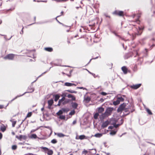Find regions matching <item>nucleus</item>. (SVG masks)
I'll use <instances>...</instances> for the list:
<instances>
[{
	"label": "nucleus",
	"instance_id": "45",
	"mask_svg": "<svg viewBox=\"0 0 155 155\" xmlns=\"http://www.w3.org/2000/svg\"><path fill=\"white\" fill-rule=\"evenodd\" d=\"M68 0H55L58 2H63L68 1Z\"/></svg>",
	"mask_w": 155,
	"mask_h": 155
},
{
	"label": "nucleus",
	"instance_id": "51",
	"mask_svg": "<svg viewBox=\"0 0 155 155\" xmlns=\"http://www.w3.org/2000/svg\"><path fill=\"white\" fill-rule=\"evenodd\" d=\"M46 127V128H48V129H50V130H51V133H52V129L51 128V127H49V126H47V127Z\"/></svg>",
	"mask_w": 155,
	"mask_h": 155
},
{
	"label": "nucleus",
	"instance_id": "14",
	"mask_svg": "<svg viewBox=\"0 0 155 155\" xmlns=\"http://www.w3.org/2000/svg\"><path fill=\"white\" fill-rule=\"evenodd\" d=\"M98 113H101L104 111V109L102 107H100L98 108Z\"/></svg>",
	"mask_w": 155,
	"mask_h": 155
},
{
	"label": "nucleus",
	"instance_id": "4",
	"mask_svg": "<svg viewBox=\"0 0 155 155\" xmlns=\"http://www.w3.org/2000/svg\"><path fill=\"white\" fill-rule=\"evenodd\" d=\"M113 110V108L108 107L106 109L105 112L108 116L111 115Z\"/></svg>",
	"mask_w": 155,
	"mask_h": 155
},
{
	"label": "nucleus",
	"instance_id": "19",
	"mask_svg": "<svg viewBox=\"0 0 155 155\" xmlns=\"http://www.w3.org/2000/svg\"><path fill=\"white\" fill-rule=\"evenodd\" d=\"M67 97L69 98H72V99L73 100H75V97L73 96L72 94H68L67 96Z\"/></svg>",
	"mask_w": 155,
	"mask_h": 155
},
{
	"label": "nucleus",
	"instance_id": "62",
	"mask_svg": "<svg viewBox=\"0 0 155 155\" xmlns=\"http://www.w3.org/2000/svg\"><path fill=\"white\" fill-rule=\"evenodd\" d=\"M104 101V100L103 98H101L100 99V101H101V102H103Z\"/></svg>",
	"mask_w": 155,
	"mask_h": 155
},
{
	"label": "nucleus",
	"instance_id": "22",
	"mask_svg": "<svg viewBox=\"0 0 155 155\" xmlns=\"http://www.w3.org/2000/svg\"><path fill=\"white\" fill-rule=\"evenodd\" d=\"M45 51L49 52H51L53 51V48L50 47L45 48Z\"/></svg>",
	"mask_w": 155,
	"mask_h": 155
},
{
	"label": "nucleus",
	"instance_id": "57",
	"mask_svg": "<svg viewBox=\"0 0 155 155\" xmlns=\"http://www.w3.org/2000/svg\"><path fill=\"white\" fill-rule=\"evenodd\" d=\"M6 36H5V35H4V38H5V39L6 40H9L10 39L12 38V36H11L9 39H7L6 38Z\"/></svg>",
	"mask_w": 155,
	"mask_h": 155
},
{
	"label": "nucleus",
	"instance_id": "25",
	"mask_svg": "<svg viewBox=\"0 0 155 155\" xmlns=\"http://www.w3.org/2000/svg\"><path fill=\"white\" fill-rule=\"evenodd\" d=\"M60 97V96L58 94H56L54 95V101H57Z\"/></svg>",
	"mask_w": 155,
	"mask_h": 155
},
{
	"label": "nucleus",
	"instance_id": "12",
	"mask_svg": "<svg viewBox=\"0 0 155 155\" xmlns=\"http://www.w3.org/2000/svg\"><path fill=\"white\" fill-rule=\"evenodd\" d=\"M53 99H51L48 101V107L49 108H50V106L52 105L53 103Z\"/></svg>",
	"mask_w": 155,
	"mask_h": 155
},
{
	"label": "nucleus",
	"instance_id": "23",
	"mask_svg": "<svg viewBox=\"0 0 155 155\" xmlns=\"http://www.w3.org/2000/svg\"><path fill=\"white\" fill-rule=\"evenodd\" d=\"M102 133H97L95 134L94 136L96 137L100 138L102 136Z\"/></svg>",
	"mask_w": 155,
	"mask_h": 155
},
{
	"label": "nucleus",
	"instance_id": "37",
	"mask_svg": "<svg viewBox=\"0 0 155 155\" xmlns=\"http://www.w3.org/2000/svg\"><path fill=\"white\" fill-rule=\"evenodd\" d=\"M99 116L98 113H95L94 115V118L95 119H97V118Z\"/></svg>",
	"mask_w": 155,
	"mask_h": 155
},
{
	"label": "nucleus",
	"instance_id": "33",
	"mask_svg": "<svg viewBox=\"0 0 155 155\" xmlns=\"http://www.w3.org/2000/svg\"><path fill=\"white\" fill-rule=\"evenodd\" d=\"M117 99L120 102V101H124V99L122 97H117Z\"/></svg>",
	"mask_w": 155,
	"mask_h": 155
},
{
	"label": "nucleus",
	"instance_id": "43",
	"mask_svg": "<svg viewBox=\"0 0 155 155\" xmlns=\"http://www.w3.org/2000/svg\"><path fill=\"white\" fill-rule=\"evenodd\" d=\"M77 89H83V90H85L87 91V89L85 87H77Z\"/></svg>",
	"mask_w": 155,
	"mask_h": 155
},
{
	"label": "nucleus",
	"instance_id": "41",
	"mask_svg": "<svg viewBox=\"0 0 155 155\" xmlns=\"http://www.w3.org/2000/svg\"><path fill=\"white\" fill-rule=\"evenodd\" d=\"M150 46L149 48L148 49L149 50H150L152 49V48L155 46V45L153 44L151 45H150V43L148 44Z\"/></svg>",
	"mask_w": 155,
	"mask_h": 155
},
{
	"label": "nucleus",
	"instance_id": "36",
	"mask_svg": "<svg viewBox=\"0 0 155 155\" xmlns=\"http://www.w3.org/2000/svg\"><path fill=\"white\" fill-rule=\"evenodd\" d=\"M51 143L53 144H55L57 142V141L55 139H53L51 141Z\"/></svg>",
	"mask_w": 155,
	"mask_h": 155
},
{
	"label": "nucleus",
	"instance_id": "52",
	"mask_svg": "<svg viewBox=\"0 0 155 155\" xmlns=\"http://www.w3.org/2000/svg\"><path fill=\"white\" fill-rule=\"evenodd\" d=\"M113 128V127L112 126H110L108 127V129H112Z\"/></svg>",
	"mask_w": 155,
	"mask_h": 155
},
{
	"label": "nucleus",
	"instance_id": "31",
	"mask_svg": "<svg viewBox=\"0 0 155 155\" xmlns=\"http://www.w3.org/2000/svg\"><path fill=\"white\" fill-rule=\"evenodd\" d=\"M66 91L69 92L71 93H77V92L75 91H74L73 90H68Z\"/></svg>",
	"mask_w": 155,
	"mask_h": 155
},
{
	"label": "nucleus",
	"instance_id": "1",
	"mask_svg": "<svg viewBox=\"0 0 155 155\" xmlns=\"http://www.w3.org/2000/svg\"><path fill=\"white\" fill-rule=\"evenodd\" d=\"M36 80H35L34 82H32L31 83V86H29L28 88V91L27 92H25L24 94H22L20 95H18L16 96L15 98H13L12 101H13L17 98L18 97H20L21 96H23L25 94L27 93H32L35 90L34 88L32 86V83L34 82H35Z\"/></svg>",
	"mask_w": 155,
	"mask_h": 155
},
{
	"label": "nucleus",
	"instance_id": "13",
	"mask_svg": "<svg viewBox=\"0 0 155 155\" xmlns=\"http://www.w3.org/2000/svg\"><path fill=\"white\" fill-rule=\"evenodd\" d=\"M121 69L124 74H127V69L126 67L125 66L122 67Z\"/></svg>",
	"mask_w": 155,
	"mask_h": 155
},
{
	"label": "nucleus",
	"instance_id": "20",
	"mask_svg": "<svg viewBox=\"0 0 155 155\" xmlns=\"http://www.w3.org/2000/svg\"><path fill=\"white\" fill-rule=\"evenodd\" d=\"M79 139L81 140H82L84 139H87V137L85 136V135H81L79 136Z\"/></svg>",
	"mask_w": 155,
	"mask_h": 155
},
{
	"label": "nucleus",
	"instance_id": "2",
	"mask_svg": "<svg viewBox=\"0 0 155 155\" xmlns=\"http://www.w3.org/2000/svg\"><path fill=\"white\" fill-rule=\"evenodd\" d=\"M126 106V104L125 103H123L122 104H120L119 107L117 109V111L118 112H121L124 110Z\"/></svg>",
	"mask_w": 155,
	"mask_h": 155
},
{
	"label": "nucleus",
	"instance_id": "5",
	"mask_svg": "<svg viewBox=\"0 0 155 155\" xmlns=\"http://www.w3.org/2000/svg\"><path fill=\"white\" fill-rule=\"evenodd\" d=\"M109 123L110 122L108 120H107L105 121L102 123V124L101 126V128H104L106 127L107 126Z\"/></svg>",
	"mask_w": 155,
	"mask_h": 155
},
{
	"label": "nucleus",
	"instance_id": "48",
	"mask_svg": "<svg viewBox=\"0 0 155 155\" xmlns=\"http://www.w3.org/2000/svg\"><path fill=\"white\" fill-rule=\"evenodd\" d=\"M65 99V98L64 97H63L61 99L59 100V102H61V103Z\"/></svg>",
	"mask_w": 155,
	"mask_h": 155
},
{
	"label": "nucleus",
	"instance_id": "6",
	"mask_svg": "<svg viewBox=\"0 0 155 155\" xmlns=\"http://www.w3.org/2000/svg\"><path fill=\"white\" fill-rule=\"evenodd\" d=\"M113 13L117 15H119V16H124V12L122 11H115Z\"/></svg>",
	"mask_w": 155,
	"mask_h": 155
},
{
	"label": "nucleus",
	"instance_id": "34",
	"mask_svg": "<svg viewBox=\"0 0 155 155\" xmlns=\"http://www.w3.org/2000/svg\"><path fill=\"white\" fill-rule=\"evenodd\" d=\"M63 112L61 110H60L56 114H57L59 116L60 115L62 114H63Z\"/></svg>",
	"mask_w": 155,
	"mask_h": 155
},
{
	"label": "nucleus",
	"instance_id": "30",
	"mask_svg": "<svg viewBox=\"0 0 155 155\" xmlns=\"http://www.w3.org/2000/svg\"><path fill=\"white\" fill-rule=\"evenodd\" d=\"M117 130L116 131H111V132L110 133V134L111 135H114L116 134Z\"/></svg>",
	"mask_w": 155,
	"mask_h": 155
},
{
	"label": "nucleus",
	"instance_id": "46",
	"mask_svg": "<svg viewBox=\"0 0 155 155\" xmlns=\"http://www.w3.org/2000/svg\"><path fill=\"white\" fill-rule=\"evenodd\" d=\"M17 148V146L16 145H14L12 146V149L13 150H15Z\"/></svg>",
	"mask_w": 155,
	"mask_h": 155
},
{
	"label": "nucleus",
	"instance_id": "17",
	"mask_svg": "<svg viewBox=\"0 0 155 155\" xmlns=\"http://www.w3.org/2000/svg\"><path fill=\"white\" fill-rule=\"evenodd\" d=\"M124 110L125 112L126 113L125 114V115H127L130 114L129 109L128 107L125 108Z\"/></svg>",
	"mask_w": 155,
	"mask_h": 155
},
{
	"label": "nucleus",
	"instance_id": "29",
	"mask_svg": "<svg viewBox=\"0 0 155 155\" xmlns=\"http://www.w3.org/2000/svg\"><path fill=\"white\" fill-rule=\"evenodd\" d=\"M37 137V136L35 134H31L30 136V138H31L35 139Z\"/></svg>",
	"mask_w": 155,
	"mask_h": 155
},
{
	"label": "nucleus",
	"instance_id": "63",
	"mask_svg": "<svg viewBox=\"0 0 155 155\" xmlns=\"http://www.w3.org/2000/svg\"><path fill=\"white\" fill-rule=\"evenodd\" d=\"M3 107V106L2 105H0V109H2Z\"/></svg>",
	"mask_w": 155,
	"mask_h": 155
},
{
	"label": "nucleus",
	"instance_id": "9",
	"mask_svg": "<svg viewBox=\"0 0 155 155\" xmlns=\"http://www.w3.org/2000/svg\"><path fill=\"white\" fill-rule=\"evenodd\" d=\"M108 117V115H107L105 112L104 113H102L100 116V119L101 120H103L104 119L105 117Z\"/></svg>",
	"mask_w": 155,
	"mask_h": 155
},
{
	"label": "nucleus",
	"instance_id": "27",
	"mask_svg": "<svg viewBox=\"0 0 155 155\" xmlns=\"http://www.w3.org/2000/svg\"><path fill=\"white\" fill-rule=\"evenodd\" d=\"M119 101L117 99L116 101H114L113 102V104L114 105H117L120 104Z\"/></svg>",
	"mask_w": 155,
	"mask_h": 155
},
{
	"label": "nucleus",
	"instance_id": "39",
	"mask_svg": "<svg viewBox=\"0 0 155 155\" xmlns=\"http://www.w3.org/2000/svg\"><path fill=\"white\" fill-rule=\"evenodd\" d=\"M85 100L87 102H88L90 101L91 98L90 97L87 96Z\"/></svg>",
	"mask_w": 155,
	"mask_h": 155
},
{
	"label": "nucleus",
	"instance_id": "55",
	"mask_svg": "<svg viewBox=\"0 0 155 155\" xmlns=\"http://www.w3.org/2000/svg\"><path fill=\"white\" fill-rule=\"evenodd\" d=\"M23 27L21 31L20 32V33L21 34H22L23 33Z\"/></svg>",
	"mask_w": 155,
	"mask_h": 155
},
{
	"label": "nucleus",
	"instance_id": "42",
	"mask_svg": "<svg viewBox=\"0 0 155 155\" xmlns=\"http://www.w3.org/2000/svg\"><path fill=\"white\" fill-rule=\"evenodd\" d=\"M75 111L74 110H73L70 112V113H69V114L70 115H74L75 114Z\"/></svg>",
	"mask_w": 155,
	"mask_h": 155
},
{
	"label": "nucleus",
	"instance_id": "53",
	"mask_svg": "<svg viewBox=\"0 0 155 155\" xmlns=\"http://www.w3.org/2000/svg\"><path fill=\"white\" fill-rule=\"evenodd\" d=\"M87 150H84L83 151L82 153V154L86 153H87Z\"/></svg>",
	"mask_w": 155,
	"mask_h": 155
},
{
	"label": "nucleus",
	"instance_id": "59",
	"mask_svg": "<svg viewBox=\"0 0 155 155\" xmlns=\"http://www.w3.org/2000/svg\"><path fill=\"white\" fill-rule=\"evenodd\" d=\"M104 15L105 16L107 17H108L109 18H110V16H109L107 14H104Z\"/></svg>",
	"mask_w": 155,
	"mask_h": 155
},
{
	"label": "nucleus",
	"instance_id": "50",
	"mask_svg": "<svg viewBox=\"0 0 155 155\" xmlns=\"http://www.w3.org/2000/svg\"><path fill=\"white\" fill-rule=\"evenodd\" d=\"M101 94L102 95H106L107 94L106 93V92H102L101 93Z\"/></svg>",
	"mask_w": 155,
	"mask_h": 155
},
{
	"label": "nucleus",
	"instance_id": "26",
	"mask_svg": "<svg viewBox=\"0 0 155 155\" xmlns=\"http://www.w3.org/2000/svg\"><path fill=\"white\" fill-rule=\"evenodd\" d=\"M128 108L129 109L130 114L131 112H133L134 110V109L133 107L131 106L128 107Z\"/></svg>",
	"mask_w": 155,
	"mask_h": 155
},
{
	"label": "nucleus",
	"instance_id": "7",
	"mask_svg": "<svg viewBox=\"0 0 155 155\" xmlns=\"http://www.w3.org/2000/svg\"><path fill=\"white\" fill-rule=\"evenodd\" d=\"M16 138L18 139L21 140L22 139L24 140H26L27 138V137L25 135H20L19 136H16Z\"/></svg>",
	"mask_w": 155,
	"mask_h": 155
},
{
	"label": "nucleus",
	"instance_id": "58",
	"mask_svg": "<svg viewBox=\"0 0 155 155\" xmlns=\"http://www.w3.org/2000/svg\"><path fill=\"white\" fill-rule=\"evenodd\" d=\"M147 39V38L145 37V38H143L142 39H141V41H144L145 40H146Z\"/></svg>",
	"mask_w": 155,
	"mask_h": 155
},
{
	"label": "nucleus",
	"instance_id": "11",
	"mask_svg": "<svg viewBox=\"0 0 155 155\" xmlns=\"http://www.w3.org/2000/svg\"><path fill=\"white\" fill-rule=\"evenodd\" d=\"M120 122H121V123L120 124H116L115 123H114V124H113V125H114V127L115 128H117L120 125L122 124H123V122H124V120L123 119H121V120H120Z\"/></svg>",
	"mask_w": 155,
	"mask_h": 155
},
{
	"label": "nucleus",
	"instance_id": "56",
	"mask_svg": "<svg viewBox=\"0 0 155 155\" xmlns=\"http://www.w3.org/2000/svg\"><path fill=\"white\" fill-rule=\"evenodd\" d=\"M47 72V71H46L45 72H44L43 73H42V74H41V75H40V76H39L38 77H40L42 75H43L44 74H45L46 72Z\"/></svg>",
	"mask_w": 155,
	"mask_h": 155
},
{
	"label": "nucleus",
	"instance_id": "21",
	"mask_svg": "<svg viewBox=\"0 0 155 155\" xmlns=\"http://www.w3.org/2000/svg\"><path fill=\"white\" fill-rule=\"evenodd\" d=\"M14 120L12 119H11L10 121L12 122V127H14L15 126V125L16 123V121H14Z\"/></svg>",
	"mask_w": 155,
	"mask_h": 155
},
{
	"label": "nucleus",
	"instance_id": "32",
	"mask_svg": "<svg viewBox=\"0 0 155 155\" xmlns=\"http://www.w3.org/2000/svg\"><path fill=\"white\" fill-rule=\"evenodd\" d=\"M61 110L63 112H67L69 110L68 108H62Z\"/></svg>",
	"mask_w": 155,
	"mask_h": 155
},
{
	"label": "nucleus",
	"instance_id": "24",
	"mask_svg": "<svg viewBox=\"0 0 155 155\" xmlns=\"http://www.w3.org/2000/svg\"><path fill=\"white\" fill-rule=\"evenodd\" d=\"M48 155H52L53 153V151L51 150H49L48 149L47 153Z\"/></svg>",
	"mask_w": 155,
	"mask_h": 155
},
{
	"label": "nucleus",
	"instance_id": "15",
	"mask_svg": "<svg viewBox=\"0 0 155 155\" xmlns=\"http://www.w3.org/2000/svg\"><path fill=\"white\" fill-rule=\"evenodd\" d=\"M57 135L59 137H62L65 136L68 137V135H66L62 133H58Z\"/></svg>",
	"mask_w": 155,
	"mask_h": 155
},
{
	"label": "nucleus",
	"instance_id": "49",
	"mask_svg": "<svg viewBox=\"0 0 155 155\" xmlns=\"http://www.w3.org/2000/svg\"><path fill=\"white\" fill-rule=\"evenodd\" d=\"M1 130L2 132H4L6 130V128L5 127H2L1 128Z\"/></svg>",
	"mask_w": 155,
	"mask_h": 155
},
{
	"label": "nucleus",
	"instance_id": "28",
	"mask_svg": "<svg viewBox=\"0 0 155 155\" xmlns=\"http://www.w3.org/2000/svg\"><path fill=\"white\" fill-rule=\"evenodd\" d=\"M64 85L65 86L70 87L72 86V83L69 82H66L64 83Z\"/></svg>",
	"mask_w": 155,
	"mask_h": 155
},
{
	"label": "nucleus",
	"instance_id": "3",
	"mask_svg": "<svg viewBox=\"0 0 155 155\" xmlns=\"http://www.w3.org/2000/svg\"><path fill=\"white\" fill-rule=\"evenodd\" d=\"M14 58V55L13 54H9L4 57L5 59H8L10 60H13Z\"/></svg>",
	"mask_w": 155,
	"mask_h": 155
},
{
	"label": "nucleus",
	"instance_id": "47",
	"mask_svg": "<svg viewBox=\"0 0 155 155\" xmlns=\"http://www.w3.org/2000/svg\"><path fill=\"white\" fill-rule=\"evenodd\" d=\"M31 115L32 113L31 112L28 113L26 116V118L30 117L31 116Z\"/></svg>",
	"mask_w": 155,
	"mask_h": 155
},
{
	"label": "nucleus",
	"instance_id": "10",
	"mask_svg": "<svg viewBox=\"0 0 155 155\" xmlns=\"http://www.w3.org/2000/svg\"><path fill=\"white\" fill-rule=\"evenodd\" d=\"M143 28H144L143 27H139V30H138V32L137 34V35H140L142 34V31L143 30Z\"/></svg>",
	"mask_w": 155,
	"mask_h": 155
},
{
	"label": "nucleus",
	"instance_id": "60",
	"mask_svg": "<svg viewBox=\"0 0 155 155\" xmlns=\"http://www.w3.org/2000/svg\"><path fill=\"white\" fill-rule=\"evenodd\" d=\"M2 134L1 133H0V139H1L2 137Z\"/></svg>",
	"mask_w": 155,
	"mask_h": 155
},
{
	"label": "nucleus",
	"instance_id": "38",
	"mask_svg": "<svg viewBox=\"0 0 155 155\" xmlns=\"http://www.w3.org/2000/svg\"><path fill=\"white\" fill-rule=\"evenodd\" d=\"M65 116L64 115H60L59 116V118L61 120H65Z\"/></svg>",
	"mask_w": 155,
	"mask_h": 155
},
{
	"label": "nucleus",
	"instance_id": "18",
	"mask_svg": "<svg viewBox=\"0 0 155 155\" xmlns=\"http://www.w3.org/2000/svg\"><path fill=\"white\" fill-rule=\"evenodd\" d=\"M112 32L117 37L119 38H121L122 40H123V38L121 37L120 35H118L115 31H113Z\"/></svg>",
	"mask_w": 155,
	"mask_h": 155
},
{
	"label": "nucleus",
	"instance_id": "35",
	"mask_svg": "<svg viewBox=\"0 0 155 155\" xmlns=\"http://www.w3.org/2000/svg\"><path fill=\"white\" fill-rule=\"evenodd\" d=\"M140 17V15H139L138 16H137V19L136 20V22L139 24L140 23V21H139V18Z\"/></svg>",
	"mask_w": 155,
	"mask_h": 155
},
{
	"label": "nucleus",
	"instance_id": "16",
	"mask_svg": "<svg viewBox=\"0 0 155 155\" xmlns=\"http://www.w3.org/2000/svg\"><path fill=\"white\" fill-rule=\"evenodd\" d=\"M71 105L72 107L73 108H74V109H75L77 108L78 106V104L76 103L72 102L71 103Z\"/></svg>",
	"mask_w": 155,
	"mask_h": 155
},
{
	"label": "nucleus",
	"instance_id": "44",
	"mask_svg": "<svg viewBox=\"0 0 155 155\" xmlns=\"http://www.w3.org/2000/svg\"><path fill=\"white\" fill-rule=\"evenodd\" d=\"M146 110L147 113L150 115H152V113L151 111L148 108L146 109Z\"/></svg>",
	"mask_w": 155,
	"mask_h": 155
},
{
	"label": "nucleus",
	"instance_id": "54",
	"mask_svg": "<svg viewBox=\"0 0 155 155\" xmlns=\"http://www.w3.org/2000/svg\"><path fill=\"white\" fill-rule=\"evenodd\" d=\"M76 120H74L73 122L72 123V124L73 125H74V124H76Z\"/></svg>",
	"mask_w": 155,
	"mask_h": 155
},
{
	"label": "nucleus",
	"instance_id": "40",
	"mask_svg": "<svg viewBox=\"0 0 155 155\" xmlns=\"http://www.w3.org/2000/svg\"><path fill=\"white\" fill-rule=\"evenodd\" d=\"M41 149H43L46 152V151H48V149L46 147H41Z\"/></svg>",
	"mask_w": 155,
	"mask_h": 155
},
{
	"label": "nucleus",
	"instance_id": "64",
	"mask_svg": "<svg viewBox=\"0 0 155 155\" xmlns=\"http://www.w3.org/2000/svg\"><path fill=\"white\" fill-rule=\"evenodd\" d=\"M135 16H136V15L134 14L132 16V18H134L135 17Z\"/></svg>",
	"mask_w": 155,
	"mask_h": 155
},
{
	"label": "nucleus",
	"instance_id": "8",
	"mask_svg": "<svg viewBox=\"0 0 155 155\" xmlns=\"http://www.w3.org/2000/svg\"><path fill=\"white\" fill-rule=\"evenodd\" d=\"M141 84H139L135 85H133L131 86V88L134 89H137L139 88L141 86Z\"/></svg>",
	"mask_w": 155,
	"mask_h": 155
},
{
	"label": "nucleus",
	"instance_id": "61",
	"mask_svg": "<svg viewBox=\"0 0 155 155\" xmlns=\"http://www.w3.org/2000/svg\"><path fill=\"white\" fill-rule=\"evenodd\" d=\"M61 103V102H59V101L58 102V103L57 105L58 106H60Z\"/></svg>",
	"mask_w": 155,
	"mask_h": 155
}]
</instances>
